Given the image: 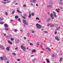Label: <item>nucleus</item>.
Masks as SVG:
<instances>
[{
  "label": "nucleus",
  "mask_w": 63,
  "mask_h": 63,
  "mask_svg": "<svg viewBox=\"0 0 63 63\" xmlns=\"http://www.w3.org/2000/svg\"><path fill=\"white\" fill-rule=\"evenodd\" d=\"M36 26L37 28H38V29H40V28H41L42 27V26H41V25L39 24L38 23H37L36 24Z\"/></svg>",
  "instance_id": "1"
},
{
  "label": "nucleus",
  "mask_w": 63,
  "mask_h": 63,
  "mask_svg": "<svg viewBox=\"0 0 63 63\" xmlns=\"http://www.w3.org/2000/svg\"><path fill=\"white\" fill-rule=\"evenodd\" d=\"M21 47L24 52L25 51V47H23V45H22L21 46Z\"/></svg>",
  "instance_id": "2"
},
{
  "label": "nucleus",
  "mask_w": 63,
  "mask_h": 63,
  "mask_svg": "<svg viewBox=\"0 0 63 63\" xmlns=\"http://www.w3.org/2000/svg\"><path fill=\"white\" fill-rule=\"evenodd\" d=\"M23 22L24 24H25L26 25H28V23L26 22V21L25 19L23 20Z\"/></svg>",
  "instance_id": "3"
},
{
  "label": "nucleus",
  "mask_w": 63,
  "mask_h": 63,
  "mask_svg": "<svg viewBox=\"0 0 63 63\" xmlns=\"http://www.w3.org/2000/svg\"><path fill=\"white\" fill-rule=\"evenodd\" d=\"M53 14L54 15V16L55 17H57V16L56 15V13L54 11H53Z\"/></svg>",
  "instance_id": "4"
},
{
  "label": "nucleus",
  "mask_w": 63,
  "mask_h": 63,
  "mask_svg": "<svg viewBox=\"0 0 63 63\" xmlns=\"http://www.w3.org/2000/svg\"><path fill=\"white\" fill-rule=\"evenodd\" d=\"M4 27L5 28H8L9 27V25L7 24H5L4 25Z\"/></svg>",
  "instance_id": "5"
},
{
  "label": "nucleus",
  "mask_w": 63,
  "mask_h": 63,
  "mask_svg": "<svg viewBox=\"0 0 63 63\" xmlns=\"http://www.w3.org/2000/svg\"><path fill=\"white\" fill-rule=\"evenodd\" d=\"M55 39L56 40H57V41H59L60 39L58 38V36H56L55 37Z\"/></svg>",
  "instance_id": "6"
},
{
  "label": "nucleus",
  "mask_w": 63,
  "mask_h": 63,
  "mask_svg": "<svg viewBox=\"0 0 63 63\" xmlns=\"http://www.w3.org/2000/svg\"><path fill=\"white\" fill-rule=\"evenodd\" d=\"M60 28H61L60 27H57V29L55 30V31H57L58 30H59V29H60Z\"/></svg>",
  "instance_id": "7"
},
{
  "label": "nucleus",
  "mask_w": 63,
  "mask_h": 63,
  "mask_svg": "<svg viewBox=\"0 0 63 63\" xmlns=\"http://www.w3.org/2000/svg\"><path fill=\"white\" fill-rule=\"evenodd\" d=\"M8 43L10 44V45H12L13 44V43L12 42H11V41L10 40H8Z\"/></svg>",
  "instance_id": "8"
},
{
  "label": "nucleus",
  "mask_w": 63,
  "mask_h": 63,
  "mask_svg": "<svg viewBox=\"0 0 63 63\" xmlns=\"http://www.w3.org/2000/svg\"><path fill=\"white\" fill-rule=\"evenodd\" d=\"M10 47H6V50L8 51H9L10 50Z\"/></svg>",
  "instance_id": "9"
},
{
  "label": "nucleus",
  "mask_w": 63,
  "mask_h": 63,
  "mask_svg": "<svg viewBox=\"0 0 63 63\" xmlns=\"http://www.w3.org/2000/svg\"><path fill=\"white\" fill-rule=\"evenodd\" d=\"M51 20V18H48V19H47V22H48L49 21H50Z\"/></svg>",
  "instance_id": "10"
},
{
  "label": "nucleus",
  "mask_w": 63,
  "mask_h": 63,
  "mask_svg": "<svg viewBox=\"0 0 63 63\" xmlns=\"http://www.w3.org/2000/svg\"><path fill=\"white\" fill-rule=\"evenodd\" d=\"M0 47L2 49H4V47L3 46H0Z\"/></svg>",
  "instance_id": "11"
},
{
  "label": "nucleus",
  "mask_w": 63,
  "mask_h": 63,
  "mask_svg": "<svg viewBox=\"0 0 63 63\" xmlns=\"http://www.w3.org/2000/svg\"><path fill=\"white\" fill-rule=\"evenodd\" d=\"M11 37H12V35H8L7 36V38H8L9 39Z\"/></svg>",
  "instance_id": "12"
},
{
  "label": "nucleus",
  "mask_w": 63,
  "mask_h": 63,
  "mask_svg": "<svg viewBox=\"0 0 63 63\" xmlns=\"http://www.w3.org/2000/svg\"><path fill=\"white\" fill-rule=\"evenodd\" d=\"M62 59H63V58L62 57H61L60 58V59L59 60V62L60 63H61V62H62Z\"/></svg>",
  "instance_id": "13"
},
{
  "label": "nucleus",
  "mask_w": 63,
  "mask_h": 63,
  "mask_svg": "<svg viewBox=\"0 0 63 63\" xmlns=\"http://www.w3.org/2000/svg\"><path fill=\"white\" fill-rule=\"evenodd\" d=\"M17 11L18 13H21V14H22V12L19 11V10L18 9L17 10Z\"/></svg>",
  "instance_id": "14"
},
{
  "label": "nucleus",
  "mask_w": 63,
  "mask_h": 63,
  "mask_svg": "<svg viewBox=\"0 0 63 63\" xmlns=\"http://www.w3.org/2000/svg\"><path fill=\"white\" fill-rule=\"evenodd\" d=\"M3 59L5 60H7V58L5 56H4L3 57Z\"/></svg>",
  "instance_id": "15"
},
{
  "label": "nucleus",
  "mask_w": 63,
  "mask_h": 63,
  "mask_svg": "<svg viewBox=\"0 0 63 63\" xmlns=\"http://www.w3.org/2000/svg\"><path fill=\"white\" fill-rule=\"evenodd\" d=\"M31 15L30 13H29V15L28 16L29 18H31Z\"/></svg>",
  "instance_id": "16"
},
{
  "label": "nucleus",
  "mask_w": 63,
  "mask_h": 63,
  "mask_svg": "<svg viewBox=\"0 0 63 63\" xmlns=\"http://www.w3.org/2000/svg\"><path fill=\"white\" fill-rule=\"evenodd\" d=\"M52 3H53V1H49L50 4H51V5H52Z\"/></svg>",
  "instance_id": "17"
},
{
  "label": "nucleus",
  "mask_w": 63,
  "mask_h": 63,
  "mask_svg": "<svg viewBox=\"0 0 63 63\" xmlns=\"http://www.w3.org/2000/svg\"><path fill=\"white\" fill-rule=\"evenodd\" d=\"M15 41L16 42V43H18V39H16Z\"/></svg>",
  "instance_id": "18"
},
{
  "label": "nucleus",
  "mask_w": 63,
  "mask_h": 63,
  "mask_svg": "<svg viewBox=\"0 0 63 63\" xmlns=\"http://www.w3.org/2000/svg\"><path fill=\"white\" fill-rule=\"evenodd\" d=\"M46 49H48L49 51H51V49H50L49 48H47Z\"/></svg>",
  "instance_id": "19"
},
{
  "label": "nucleus",
  "mask_w": 63,
  "mask_h": 63,
  "mask_svg": "<svg viewBox=\"0 0 63 63\" xmlns=\"http://www.w3.org/2000/svg\"><path fill=\"white\" fill-rule=\"evenodd\" d=\"M23 15L24 16H26V17H27V14H23Z\"/></svg>",
  "instance_id": "20"
},
{
  "label": "nucleus",
  "mask_w": 63,
  "mask_h": 63,
  "mask_svg": "<svg viewBox=\"0 0 63 63\" xmlns=\"http://www.w3.org/2000/svg\"><path fill=\"white\" fill-rule=\"evenodd\" d=\"M4 19V18L3 17L1 18L0 17V21L1 20H3Z\"/></svg>",
  "instance_id": "21"
},
{
  "label": "nucleus",
  "mask_w": 63,
  "mask_h": 63,
  "mask_svg": "<svg viewBox=\"0 0 63 63\" xmlns=\"http://www.w3.org/2000/svg\"><path fill=\"white\" fill-rule=\"evenodd\" d=\"M52 7L51 5H48L47 6V7L48 8H51Z\"/></svg>",
  "instance_id": "22"
},
{
  "label": "nucleus",
  "mask_w": 63,
  "mask_h": 63,
  "mask_svg": "<svg viewBox=\"0 0 63 63\" xmlns=\"http://www.w3.org/2000/svg\"><path fill=\"white\" fill-rule=\"evenodd\" d=\"M36 59H33V60H32V61L33 62H35V61H36Z\"/></svg>",
  "instance_id": "23"
},
{
  "label": "nucleus",
  "mask_w": 63,
  "mask_h": 63,
  "mask_svg": "<svg viewBox=\"0 0 63 63\" xmlns=\"http://www.w3.org/2000/svg\"><path fill=\"white\" fill-rule=\"evenodd\" d=\"M1 3H3V4H7V2H6L2 1H1Z\"/></svg>",
  "instance_id": "24"
},
{
  "label": "nucleus",
  "mask_w": 63,
  "mask_h": 63,
  "mask_svg": "<svg viewBox=\"0 0 63 63\" xmlns=\"http://www.w3.org/2000/svg\"><path fill=\"white\" fill-rule=\"evenodd\" d=\"M0 59H1V60H4V58H3L2 57H0Z\"/></svg>",
  "instance_id": "25"
},
{
  "label": "nucleus",
  "mask_w": 63,
  "mask_h": 63,
  "mask_svg": "<svg viewBox=\"0 0 63 63\" xmlns=\"http://www.w3.org/2000/svg\"><path fill=\"white\" fill-rule=\"evenodd\" d=\"M15 18L16 19H17V18H18V17L17 16H15Z\"/></svg>",
  "instance_id": "26"
},
{
  "label": "nucleus",
  "mask_w": 63,
  "mask_h": 63,
  "mask_svg": "<svg viewBox=\"0 0 63 63\" xmlns=\"http://www.w3.org/2000/svg\"><path fill=\"white\" fill-rule=\"evenodd\" d=\"M23 7L24 8H26V7H27V6H26V5L24 4L23 5Z\"/></svg>",
  "instance_id": "27"
},
{
  "label": "nucleus",
  "mask_w": 63,
  "mask_h": 63,
  "mask_svg": "<svg viewBox=\"0 0 63 63\" xmlns=\"http://www.w3.org/2000/svg\"><path fill=\"white\" fill-rule=\"evenodd\" d=\"M46 60H47V63H49V60H48L47 59H46Z\"/></svg>",
  "instance_id": "28"
},
{
  "label": "nucleus",
  "mask_w": 63,
  "mask_h": 63,
  "mask_svg": "<svg viewBox=\"0 0 63 63\" xmlns=\"http://www.w3.org/2000/svg\"><path fill=\"white\" fill-rule=\"evenodd\" d=\"M3 24L4 22H0V24Z\"/></svg>",
  "instance_id": "29"
},
{
  "label": "nucleus",
  "mask_w": 63,
  "mask_h": 63,
  "mask_svg": "<svg viewBox=\"0 0 63 63\" xmlns=\"http://www.w3.org/2000/svg\"><path fill=\"white\" fill-rule=\"evenodd\" d=\"M32 52H36V50H32Z\"/></svg>",
  "instance_id": "30"
},
{
  "label": "nucleus",
  "mask_w": 63,
  "mask_h": 63,
  "mask_svg": "<svg viewBox=\"0 0 63 63\" xmlns=\"http://www.w3.org/2000/svg\"><path fill=\"white\" fill-rule=\"evenodd\" d=\"M36 1V0H33L32 2L33 3H36L35 1Z\"/></svg>",
  "instance_id": "31"
},
{
  "label": "nucleus",
  "mask_w": 63,
  "mask_h": 63,
  "mask_svg": "<svg viewBox=\"0 0 63 63\" xmlns=\"http://www.w3.org/2000/svg\"><path fill=\"white\" fill-rule=\"evenodd\" d=\"M50 27H53L54 26V24H52L50 25Z\"/></svg>",
  "instance_id": "32"
},
{
  "label": "nucleus",
  "mask_w": 63,
  "mask_h": 63,
  "mask_svg": "<svg viewBox=\"0 0 63 63\" xmlns=\"http://www.w3.org/2000/svg\"><path fill=\"white\" fill-rule=\"evenodd\" d=\"M18 21H19V22H21V20H20V18H19L18 19Z\"/></svg>",
  "instance_id": "33"
},
{
  "label": "nucleus",
  "mask_w": 63,
  "mask_h": 63,
  "mask_svg": "<svg viewBox=\"0 0 63 63\" xmlns=\"http://www.w3.org/2000/svg\"><path fill=\"white\" fill-rule=\"evenodd\" d=\"M36 19L37 20H39L40 19H39V18L38 17H36Z\"/></svg>",
  "instance_id": "34"
},
{
  "label": "nucleus",
  "mask_w": 63,
  "mask_h": 63,
  "mask_svg": "<svg viewBox=\"0 0 63 63\" xmlns=\"http://www.w3.org/2000/svg\"><path fill=\"white\" fill-rule=\"evenodd\" d=\"M11 41H14V39L13 38H11Z\"/></svg>",
  "instance_id": "35"
},
{
  "label": "nucleus",
  "mask_w": 63,
  "mask_h": 63,
  "mask_svg": "<svg viewBox=\"0 0 63 63\" xmlns=\"http://www.w3.org/2000/svg\"><path fill=\"white\" fill-rule=\"evenodd\" d=\"M55 10L57 12V13H59V10L57 9H56Z\"/></svg>",
  "instance_id": "36"
},
{
  "label": "nucleus",
  "mask_w": 63,
  "mask_h": 63,
  "mask_svg": "<svg viewBox=\"0 0 63 63\" xmlns=\"http://www.w3.org/2000/svg\"><path fill=\"white\" fill-rule=\"evenodd\" d=\"M5 15H6V16L8 15V13H7V12H5Z\"/></svg>",
  "instance_id": "37"
},
{
  "label": "nucleus",
  "mask_w": 63,
  "mask_h": 63,
  "mask_svg": "<svg viewBox=\"0 0 63 63\" xmlns=\"http://www.w3.org/2000/svg\"><path fill=\"white\" fill-rule=\"evenodd\" d=\"M5 30H9V29L8 28H6L4 29Z\"/></svg>",
  "instance_id": "38"
},
{
  "label": "nucleus",
  "mask_w": 63,
  "mask_h": 63,
  "mask_svg": "<svg viewBox=\"0 0 63 63\" xmlns=\"http://www.w3.org/2000/svg\"><path fill=\"white\" fill-rule=\"evenodd\" d=\"M50 16L51 17L53 16V14H52V13H51L50 15Z\"/></svg>",
  "instance_id": "39"
},
{
  "label": "nucleus",
  "mask_w": 63,
  "mask_h": 63,
  "mask_svg": "<svg viewBox=\"0 0 63 63\" xmlns=\"http://www.w3.org/2000/svg\"><path fill=\"white\" fill-rule=\"evenodd\" d=\"M50 24H51V23L50 24L49 23L48 24V25H47V26H49V25H50Z\"/></svg>",
  "instance_id": "40"
},
{
  "label": "nucleus",
  "mask_w": 63,
  "mask_h": 63,
  "mask_svg": "<svg viewBox=\"0 0 63 63\" xmlns=\"http://www.w3.org/2000/svg\"><path fill=\"white\" fill-rule=\"evenodd\" d=\"M22 17L23 18H24V19H26V18H25V17L24 16H22Z\"/></svg>",
  "instance_id": "41"
},
{
  "label": "nucleus",
  "mask_w": 63,
  "mask_h": 63,
  "mask_svg": "<svg viewBox=\"0 0 63 63\" xmlns=\"http://www.w3.org/2000/svg\"><path fill=\"white\" fill-rule=\"evenodd\" d=\"M32 33H35V31H32Z\"/></svg>",
  "instance_id": "42"
},
{
  "label": "nucleus",
  "mask_w": 63,
  "mask_h": 63,
  "mask_svg": "<svg viewBox=\"0 0 63 63\" xmlns=\"http://www.w3.org/2000/svg\"><path fill=\"white\" fill-rule=\"evenodd\" d=\"M30 45L31 46H33V44L32 43H30Z\"/></svg>",
  "instance_id": "43"
},
{
  "label": "nucleus",
  "mask_w": 63,
  "mask_h": 63,
  "mask_svg": "<svg viewBox=\"0 0 63 63\" xmlns=\"http://www.w3.org/2000/svg\"><path fill=\"white\" fill-rule=\"evenodd\" d=\"M60 4H61V5H63V3H62V2H60Z\"/></svg>",
  "instance_id": "44"
},
{
  "label": "nucleus",
  "mask_w": 63,
  "mask_h": 63,
  "mask_svg": "<svg viewBox=\"0 0 63 63\" xmlns=\"http://www.w3.org/2000/svg\"><path fill=\"white\" fill-rule=\"evenodd\" d=\"M38 43H39V42H38L37 43V46H39V44H38Z\"/></svg>",
  "instance_id": "45"
},
{
  "label": "nucleus",
  "mask_w": 63,
  "mask_h": 63,
  "mask_svg": "<svg viewBox=\"0 0 63 63\" xmlns=\"http://www.w3.org/2000/svg\"><path fill=\"white\" fill-rule=\"evenodd\" d=\"M44 32L45 33H47V31H45Z\"/></svg>",
  "instance_id": "46"
},
{
  "label": "nucleus",
  "mask_w": 63,
  "mask_h": 63,
  "mask_svg": "<svg viewBox=\"0 0 63 63\" xmlns=\"http://www.w3.org/2000/svg\"><path fill=\"white\" fill-rule=\"evenodd\" d=\"M14 31H15V32H17V30L15 29L14 30Z\"/></svg>",
  "instance_id": "47"
},
{
  "label": "nucleus",
  "mask_w": 63,
  "mask_h": 63,
  "mask_svg": "<svg viewBox=\"0 0 63 63\" xmlns=\"http://www.w3.org/2000/svg\"><path fill=\"white\" fill-rule=\"evenodd\" d=\"M20 32H23V31L22 30H20Z\"/></svg>",
  "instance_id": "48"
},
{
  "label": "nucleus",
  "mask_w": 63,
  "mask_h": 63,
  "mask_svg": "<svg viewBox=\"0 0 63 63\" xmlns=\"http://www.w3.org/2000/svg\"><path fill=\"white\" fill-rule=\"evenodd\" d=\"M12 54H13V55H16V54H15V53H13Z\"/></svg>",
  "instance_id": "49"
},
{
  "label": "nucleus",
  "mask_w": 63,
  "mask_h": 63,
  "mask_svg": "<svg viewBox=\"0 0 63 63\" xmlns=\"http://www.w3.org/2000/svg\"><path fill=\"white\" fill-rule=\"evenodd\" d=\"M60 8L61 9H63V8H62V7L61 6H60Z\"/></svg>",
  "instance_id": "50"
},
{
  "label": "nucleus",
  "mask_w": 63,
  "mask_h": 63,
  "mask_svg": "<svg viewBox=\"0 0 63 63\" xmlns=\"http://www.w3.org/2000/svg\"><path fill=\"white\" fill-rule=\"evenodd\" d=\"M55 56V55L54 54H53L52 55V57H54Z\"/></svg>",
  "instance_id": "51"
},
{
  "label": "nucleus",
  "mask_w": 63,
  "mask_h": 63,
  "mask_svg": "<svg viewBox=\"0 0 63 63\" xmlns=\"http://www.w3.org/2000/svg\"><path fill=\"white\" fill-rule=\"evenodd\" d=\"M17 61H20V60L19 59H17Z\"/></svg>",
  "instance_id": "52"
},
{
  "label": "nucleus",
  "mask_w": 63,
  "mask_h": 63,
  "mask_svg": "<svg viewBox=\"0 0 63 63\" xmlns=\"http://www.w3.org/2000/svg\"><path fill=\"white\" fill-rule=\"evenodd\" d=\"M44 30V29H41V31H43Z\"/></svg>",
  "instance_id": "53"
},
{
  "label": "nucleus",
  "mask_w": 63,
  "mask_h": 63,
  "mask_svg": "<svg viewBox=\"0 0 63 63\" xmlns=\"http://www.w3.org/2000/svg\"><path fill=\"white\" fill-rule=\"evenodd\" d=\"M51 17L52 18V19H54V17H53V16H52V17Z\"/></svg>",
  "instance_id": "54"
},
{
  "label": "nucleus",
  "mask_w": 63,
  "mask_h": 63,
  "mask_svg": "<svg viewBox=\"0 0 63 63\" xmlns=\"http://www.w3.org/2000/svg\"><path fill=\"white\" fill-rule=\"evenodd\" d=\"M24 39H25H25H26V37H24Z\"/></svg>",
  "instance_id": "55"
},
{
  "label": "nucleus",
  "mask_w": 63,
  "mask_h": 63,
  "mask_svg": "<svg viewBox=\"0 0 63 63\" xmlns=\"http://www.w3.org/2000/svg\"><path fill=\"white\" fill-rule=\"evenodd\" d=\"M3 34H4V36H6V34H5L4 33Z\"/></svg>",
  "instance_id": "56"
},
{
  "label": "nucleus",
  "mask_w": 63,
  "mask_h": 63,
  "mask_svg": "<svg viewBox=\"0 0 63 63\" xmlns=\"http://www.w3.org/2000/svg\"><path fill=\"white\" fill-rule=\"evenodd\" d=\"M32 16H33V15H34V13H32Z\"/></svg>",
  "instance_id": "57"
},
{
  "label": "nucleus",
  "mask_w": 63,
  "mask_h": 63,
  "mask_svg": "<svg viewBox=\"0 0 63 63\" xmlns=\"http://www.w3.org/2000/svg\"><path fill=\"white\" fill-rule=\"evenodd\" d=\"M57 33V31H56L55 32V34H56V33Z\"/></svg>",
  "instance_id": "58"
},
{
  "label": "nucleus",
  "mask_w": 63,
  "mask_h": 63,
  "mask_svg": "<svg viewBox=\"0 0 63 63\" xmlns=\"http://www.w3.org/2000/svg\"><path fill=\"white\" fill-rule=\"evenodd\" d=\"M28 36H29V33H28V34H27Z\"/></svg>",
  "instance_id": "59"
},
{
  "label": "nucleus",
  "mask_w": 63,
  "mask_h": 63,
  "mask_svg": "<svg viewBox=\"0 0 63 63\" xmlns=\"http://www.w3.org/2000/svg\"><path fill=\"white\" fill-rule=\"evenodd\" d=\"M40 47H42V48H43V47H42V45H40Z\"/></svg>",
  "instance_id": "60"
},
{
  "label": "nucleus",
  "mask_w": 63,
  "mask_h": 63,
  "mask_svg": "<svg viewBox=\"0 0 63 63\" xmlns=\"http://www.w3.org/2000/svg\"><path fill=\"white\" fill-rule=\"evenodd\" d=\"M9 0H4V1H9Z\"/></svg>",
  "instance_id": "61"
},
{
  "label": "nucleus",
  "mask_w": 63,
  "mask_h": 63,
  "mask_svg": "<svg viewBox=\"0 0 63 63\" xmlns=\"http://www.w3.org/2000/svg\"><path fill=\"white\" fill-rule=\"evenodd\" d=\"M18 48V47H16V48H15L16 49H17Z\"/></svg>",
  "instance_id": "62"
},
{
  "label": "nucleus",
  "mask_w": 63,
  "mask_h": 63,
  "mask_svg": "<svg viewBox=\"0 0 63 63\" xmlns=\"http://www.w3.org/2000/svg\"><path fill=\"white\" fill-rule=\"evenodd\" d=\"M15 11H14L13 12H12V13H13V14L14 13H15Z\"/></svg>",
  "instance_id": "63"
},
{
  "label": "nucleus",
  "mask_w": 63,
  "mask_h": 63,
  "mask_svg": "<svg viewBox=\"0 0 63 63\" xmlns=\"http://www.w3.org/2000/svg\"><path fill=\"white\" fill-rule=\"evenodd\" d=\"M6 63H9V61H7L6 62H5Z\"/></svg>",
  "instance_id": "64"
}]
</instances>
